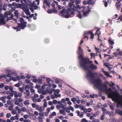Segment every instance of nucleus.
I'll return each instance as SVG.
<instances>
[{"label":"nucleus","mask_w":122,"mask_h":122,"mask_svg":"<svg viewBox=\"0 0 122 122\" xmlns=\"http://www.w3.org/2000/svg\"><path fill=\"white\" fill-rule=\"evenodd\" d=\"M86 77L87 78L90 77L91 79L93 81L94 83H95L94 86L96 87L99 90L103 91V88L104 87L106 89L104 92L105 93L108 95V97H115L113 96V94H115V97H120V94L118 92L115 93L113 91H112L111 88L107 89V86L105 84H102V80L99 78L97 79H95V76L93 73L90 70L88 71V73L86 74Z\"/></svg>","instance_id":"nucleus-1"},{"label":"nucleus","mask_w":122,"mask_h":122,"mask_svg":"<svg viewBox=\"0 0 122 122\" xmlns=\"http://www.w3.org/2000/svg\"><path fill=\"white\" fill-rule=\"evenodd\" d=\"M77 53L79 55L78 56V59L80 61V64L81 67L85 70L88 71L90 69L92 70L96 69H97V66L94 65L92 64V62L90 61L89 59L87 57H84L83 55L81 54L83 52L82 50L81 47L79 46L78 50Z\"/></svg>","instance_id":"nucleus-2"},{"label":"nucleus","mask_w":122,"mask_h":122,"mask_svg":"<svg viewBox=\"0 0 122 122\" xmlns=\"http://www.w3.org/2000/svg\"><path fill=\"white\" fill-rule=\"evenodd\" d=\"M73 3H69V8L66 10V14L65 15L64 17L65 18H67L71 17L70 14H73L74 12L72 11L73 10L75 11L76 10V8L75 6H73Z\"/></svg>","instance_id":"nucleus-3"},{"label":"nucleus","mask_w":122,"mask_h":122,"mask_svg":"<svg viewBox=\"0 0 122 122\" xmlns=\"http://www.w3.org/2000/svg\"><path fill=\"white\" fill-rule=\"evenodd\" d=\"M20 23L18 24V30L19 31L21 29H24L27 26V22L24 21V19L23 18L21 17L20 18Z\"/></svg>","instance_id":"nucleus-4"},{"label":"nucleus","mask_w":122,"mask_h":122,"mask_svg":"<svg viewBox=\"0 0 122 122\" xmlns=\"http://www.w3.org/2000/svg\"><path fill=\"white\" fill-rule=\"evenodd\" d=\"M80 0H76L75 1H72V2H70L69 3H73V6H75L76 8V10L77 9H81V7L79 5H78L80 2Z\"/></svg>","instance_id":"nucleus-5"},{"label":"nucleus","mask_w":122,"mask_h":122,"mask_svg":"<svg viewBox=\"0 0 122 122\" xmlns=\"http://www.w3.org/2000/svg\"><path fill=\"white\" fill-rule=\"evenodd\" d=\"M82 9L81 12L83 13V15L85 16H86L89 14V12L91 11V10L88 9V10H86V8L84 6H82L81 7V9Z\"/></svg>","instance_id":"nucleus-6"},{"label":"nucleus","mask_w":122,"mask_h":122,"mask_svg":"<svg viewBox=\"0 0 122 122\" xmlns=\"http://www.w3.org/2000/svg\"><path fill=\"white\" fill-rule=\"evenodd\" d=\"M22 9L26 15H30L29 10L27 6H24L22 7Z\"/></svg>","instance_id":"nucleus-7"},{"label":"nucleus","mask_w":122,"mask_h":122,"mask_svg":"<svg viewBox=\"0 0 122 122\" xmlns=\"http://www.w3.org/2000/svg\"><path fill=\"white\" fill-rule=\"evenodd\" d=\"M117 96L115 97H114L113 98V100L114 101H116L117 102V106L118 107H119V106L120 105H121L122 103H121V102H119L118 100L117 99Z\"/></svg>","instance_id":"nucleus-8"},{"label":"nucleus","mask_w":122,"mask_h":122,"mask_svg":"<svg viewBox=\"0 0 122 122\" xmlns=\"http://www.w3.org/2000/svg\"><path fill=\"white\" fill-rule=\"evenodd\" d=\"M6 23L4 17L3 16L0 18V24L3 25L5 24Z\"/></svg>","instance_id":"nucleus-9"},{"label":"nucleus","mask_w":122,"mask_h":122,"mask_svg":"<svg viewBox=\"0 0 122 122\" xmlns=\"http://www.w3.org/2000/svg\"><path fill=\"white\" fill-rule=\"evenodd\" d=\"M113 54L115 57H118L119 56H122V51H120L118 53L114 52L113 53Z\"/></svg>","instance_id":"nucleus-10"},{"label":"nucleus","mask_w":122,"mask_h":122,"mask_svg":"<svg viewBox=\"0 0 122 122\" xmlns=\"http://www.w3.org/2000/svg\"><path fill=\"white\" fill-rule=\"evenodd\" d=\"M86 4L88 5H93L94 1L93 0H87L86 1Z\"/></svg>","instance_id":"nucleus-11"},{"label":"nucleus","mask_w":122,"mask_h":122,"mask_svg":"<svg viewBox=\"0 0 122 122\" xmlns=\"http://www.w3.org/2000/svg\"><path fill=\"white\" fill-rule=\"evenodd\" d=\"M109 64V63H105L104 64V65L105 66L107 67L108 68H109V70H110V69L112 68V67H110L109 66H112V65H108Z\"/></svg>","instance_id":"nucleus-12"},{"label":"nucleus","mask_w":122,"mask_h":122,"mask_svg":"<svg viewBox=\"0 0 122 122\" xmlns=\"http://www.w3.org/2000/svg\"><path fill=\"white\" fill-rule=\"evenodd\" d=\"M120 4V2L119 1H117L116 3V8L117 10H119L120 9L121 6Z\"/></svg>","instance_id":"nucleus-13"},{"label":"nucleus","mask_w":122,"mask_h":122,"mask_svg":"<svg viewBox=\"0 0 122 122\" xmlns=\"http://www.w3.org/2000/svg\"><path fill=\"white\" fill-rule=\"evenodd\" d=\"M76 113L77 114V115L80 117V118H82L83 117V116L81 114H80V113L79 111H76Z\"/></svg>","instance_id":"nucleus-14"},{"label":"nucleus","mask_w":122,"mask_h":122,"mask_svg":"<svg viewBox=\"0 0 122 122\" xmlns=\"http://www.w3.org/2000/svg\"><path fill=\"white\" fill-rule=\"evenodd\" d=\"M99 29H98L96 31L95 35H96V34H97L98 36V39L99 38V35L101 34V31H99Z\"/></svg>","instance_id":"nucleus-15"},{"label":"nucleus","mask_w":122,"mask_h":122,"mask_svg":"<svg viewBox=\"0 0 122 122\" xmlns=\"http://www.w3.org/2000/svg\"><path fill=\"white\" fill-rule=\"evenodd\" d=\"M77 12L79 13L76 16H77L80 19H81L82 17V15L81 14V13L79 11H78Z\"/></svg>","instance_id":"nucleus-16"},{"label":"nucleus","mask_w":122,"mask_h":122,"mask_svg":"<svg viewBox=\"0 0 122 122\" xmlns=\"http://www.w3.org/2000/svg\"><path fill=\"white\" fill-rule=\"evenodd\" d=\"M60 113L64 115L66 114V112H64V110L62 109H61L60 111Z\"/></svg>","instance_id":"nucleus-17"},{"label":"nucleus","mask_w":122,"mask_h":122,"mask_svg":"<svg viewBox=\"0 0 122 122\" xmlns=\"http://www.w3.org/2000/svg\"><path fill=\"white\" fill-rule=\"evenodd\" d=\"M108 41L109 43L111 45H113L114 43V42L110 39H109Z\"/></svg>","instance_id":"nucleus-18"},{"label":"nucleus","mask_w":122,"mask_h":122,"mask_svg":"<svg viewBox=\"0 0 122 122\" xmlns=\"http://www.w3.org/2000/svg\"><path fill=\"white\" fill-rule=\"evenodd\" d=\"M24 104L25 105H29L30 104L29 100H27L24 101Z\"/></svg>","instance_id":"nucleus-19"},{"label":"nucleus","mask_w":122,"mask_h":122,"mask_svg":"<svg viewBox=\"0 0 122 122\" xmlns=\"http://www.w3.org/2000/svg\"><path fill=\"white\" fill-rule=\"evenodd\" d=\"M92 31H84V36H85V35H86V34H91V33H92Z\"/></svg>","instance_id":"nucleus-20"},{"label":"nucleus","mask_w":122,"mask_h":122,"mask_svg":"<svg viewBox=\"0 0 122 122\" xmlns=\"http://www.w3.org/2000/svg\"><path fill=\"white\" fill-rule=\"evenodd\" d=\"M52 6L53 7V10H52V12H55V13H56L57 12V10L55 8V5H52Z\"/></svg>","instance_id":"nucleus-21"},{"label":"nucleus","mask_w":122,"mask_h":122,"mask_svg":"<svg viewBox=\"0 0 122 122\" xmlns=\"http://www.w3.org/2000/svg\"><path fill=\"white\" fill-rule=\"evenodd\" d=\"M65 9H63L59 13V15H60V14H63L65 12Z\"/></svg>","instance_id":"nucleus-22"},{"label":"nucleus","mask_w":122,"mask_h":122,"mask_svg":"<svg viewBox=\"0 0 122 122\" xmlns=\"http://www.w3.org/2000/svg\"><path fill=\"white\" fill-rule=\"evenodd\" d=\"M90 34L91 36L90 38L91 39H92V40L94 38V35L92 32Z\"/></svg>","instance_id":"nucleus-23"},{"label":"nucleus","mask_w":122,"mask_h":122,"mask_svg":"<svg viewBox=\"0 0 122 122\" xmlns=\"http://www.w3.org/2000/svg\"><path fill=\"white\" fill-rule=\"evenodd\" d=\"M99 113V111H97L96 112L94 113L93 114V115L94 117L96 116Z\"/></svg>","instance_id":"nucleus-24"},{"label":"nucleus","mask_w":122,"mask_h":122,"mask_svg":"<svg viewBox=\"0 0 122 122\" xmlns=\"http://www.w3.org/2000/svg\"><path fill=\"white\" fill-rule=\"evenodd\" d=\"M79 108L81 110H83L85 108V107L83 106L82 105H79Z\"/></svg>","instance_id":"nucleus-25"},{"label":"nucleus","mask_w":122,"mask_h":122,"mask_svg":"<svg viewBox=\"0 0 122 122\" xmlns=\"http://www.w3.org/2000/svg\"><path fill=\"white\" fill-rule=\"evenodd\" d=\"M105 114L104 113H103L102 115L101 116V120H103L104 119V116Z\"/></svg>","instance_id":"nucleus-26"},{"label":"nucleus","mask_w":122,"mask_h":122,"mask_svg":"<svg viewBox=\"0 0 122 122\" xmlns=\"http://www.w3.org/2000/svg\"><path fill=\"white\" fill-rule=\"evenodd\" d=\"M14 90L11 91V92L9 93L10 95L12 97H13L14 95Z\"/></svg>","instance_id":"nucleus-27"},{"label":"nucleus","mask_w":122,"mask_h":122,"mask_svg":"<svg viewBox=\"0 0 122 122\" xmlns=\"http://www.w3.org/2000/svg\"><path fill=\"white\" fill-rule=\"evenodd\" d=\"M54 94L56 97V98H57L58 97H61V95L60 94H58L57 95L56 93H55V92L54 93Z\"/></svg>","instance_id":"nucleus-28"},{"label":"nucleus","mask_w":122,"mask_h":122,"mask_svg":"<svg viewBox=\"0 0 122 122\" xmlns=\"http://www.w3.org/2000/svg\"><path fill=\"white\" fill-rule=\"evenodd\" d=\"M11 80H12L14 81H17V79L15 77H14L13 76H12L11 77Z\"/></svg>","instance_id":"nucleus-29"},{"label":"nucleus","mask_w":122,"mask_h":122,"mask_svg":"<svg viewBox=\"0 0 122 122\" xmlns=\"http://www.w3.org/2000/svg\"><path fill=\"white\" fill-rule=\"evenodd\" d=\"M103 72L105 73V74L107 76H109V74L108 72H107L104 71H103Z\"/></svg>","instance_id":"nucleus-30"},{"label":"nucleus","mask_w":122,"mask_h":122,"mask_svg":"<svg viewBox=\"0 0 122 122\" xmlns=\"http://www.w3.org/2000/svg\"><path fill=\"white\" fill-rule=\"evenodd\" d=\"M42 81V80L41 78H39L37 80V81L38 82L42 84V82H41Z\"/></svg>","instance_id":"nucleus-31"},{"label":"nucleus","mask_w":122,"mask_h":122,"mask_svg":"<svg viewBox=\"0 0 122 122\" xmlns=\"http://www.w3.org/2000/svg\"><path fill=\"white\" fill-rule=\"evenodd\" d=\"M31 98L32 99V100L33 102L35 103L36 102L37 99H36L35 98L33 97H32Z\"/></svg>","instance_id":"nucleus-32"},{"label":"nucleus","mask_w":122,"mask_h":122,"mask_svg":"<svg viewBox=\"0 0 122 122\" xmlns=\"http://www.w3.org/2000/svg\"><path fill=\"white\" fill-rule=\"evenodd\" d=\"M14 94L15 97H18V94H17V92L16 91H14Z\"/></svg>","instance_id":"nucleus-33"},{"label":"nucleus","mask_w":122,"mask_h":122,"mask_svg":"<svg viewBox=\"0 0 122 122\" xmlns=\"http://www.w3.org/2000/svg\"><path fill=\"white\" fill-rule=\"evenodd\" d=\"M26 95L27 96H29L30 95V92L29 90H26Z\"/></svg>","instance_id":"nucleus-34"},{"label":"nucleus","mask_w":122,"mask_h":122,"mask_svg":"<svg viewBox=\"0 0 122 122\" xmlns=\"http://www.w3.org/2000/svg\"><path fill=\"white\" fill-rule=\"evenodd\" d=\"M6 98V96H5L4 97H2L0 98V100L2 101L4 100Z\"/></svg>","instance_id":"nucleus-35"},{"label":"nucleus","mask_w":122,"mask_h":122,"mask_svg":"<svg viewBox=\"0 0 122 122\" xmlns=\"http://www.w3.org/2000/svg\"><path fill=\"white\" fill-rule=\"evenodd\" d=\"M117 112L120 116H121L122 115V111L119 110Z\"/></svg>","instance_id":"nucleus-36"},{"label":"nucleus","mask_w":122,"mask_h":122,"mask_svg":"<svg viewBox=\"0 0 122 122\" xmlns=\"http://www.w3.org/2000/svg\"><path fill=\"white\" fill-rule=\"evenodd\" d=\"M82 122H88V121L85 118H83L81 120Z\"/></svg>","instance_id":"nucleus-37"},{"label":"nucleus","mask_w":122,"mask_h":122,"mask_svg":"<svg viewBox=\"0 0 122 122\" xmlns=\"http://www.w3.org/2000/svg\"><path fill=\"white\" fill-rule=\"evenodd\" d=\"M60 70L61 72H63L64 71V69L63 67H61L60 68Z\"/></svg>","instance_id":"nucleus-38"},{"label":"nucleus","mask_w":122,"mask_h":122,"mask_svg":"<svg viewBox=\"0 0 122 122\" xmlns=\"http://www.w3.org/2000/svg\"><path fill=\"white\" fill-rule=\"evenodd\" d=\"M51 80V79L50 78H47L46 79V82L47 83H49Z\"/></svg>","instance_id":"nucleus-39"},{"label":"nucleus","mask_w":122,"mask_h":122,"mask_svg":"<svg viewBox=\"0 0 122 122\" xmlns=\"http://www.w3.org/2000/svg\"><path fill=\"white\" fill-rule=\"evenodd\" d=\"M26 108L25 107H23L21 108V110L22 111L25 112H26Z\"/></svg>","instance_id":"nucleus-40"},{"label":"nucleus","mask_w":122,"mask_h":122,"mask_svg":"<svg viewBox=\"0 0 122 122\" xmlns=\"http://www.w3.org/2000/svg\"><path fill=\"white\" fill-rule=\"evenodd\" d=\"M65 110L66 111V112H67L68 113H69L70 112V109L69 108H65Z\"/></svg>","instance_id":"nucleus-41"},{"label":"nucleus","mask_w":122,"mask_h":122,"mask_svg":"<svg viewBox=\"0 0 122 122\" xmlns=\"http://www.w3.org/2000/svg\"><path fill=\"white\" fill-rule=\"evenodd\" d=\"M11 113L13 115L16 113V111L15 109L13 110L12 111Z\"/></svg>","instance_id":"nucleus-42"},{"label":"nucleus","mask_w":122,"mask_h":122,"mask_svg":"<svg viewBox=\"0 0 122 122\" xmlns=\"http://www.w3.org/2000/svg\"><path fill=\"white\" fill-rule=\"evenodd\" d=\"M71 100L72 102H75L76 101V98L74 97L72 98V99H71Z\"/></svg>","instance_id":"nucleus-43"},{"label":"nucleus","mask_w":122,"mask_h":122,"mask_svg":"<svg viewBox=\"0 0 122 122\" xmlns=\"http://www.w3.org/2000/svg\"><path fill=\"white\" fill-rule=\"evenodd\" d=\"M11 114L10 113H8L7 114L6 117L7 118H9L11 117Z\"/></svg>","instance_id":"nucleus-44"},{"label":"nucleus","mask_w":122,"mask_h":122,"mask_svg":"<svg viewBox=\"0 0 122 122\" xmlns=\"http://www.w3.org/2000/svg\"><path fill=\"white\" fill-rule=\"evenodd\" d=\"M47 12L49 14L52 13V10L51 9V10H48Z\"/></svg>","instance_id":"nucleus-45"},{"label":"nucleus","mask_w":122,"mask_h":122,"mask_svg":"<svg viewBox=\"0 0 122 122\" xmlns=\"http://www.w3.org/2000/svg\"><path fill=\"white\" fill-rule=\"evenodd\" d=\"M20 102H21L23 101V99L21 98H19L17 100Z\"/></svg>","instance_id":"nucleus-46"},{"label":"nucleus","mask_w":122,"mask_h":122,"mask_svg":"<svg viewBox=\"0 0 122 122\" xmlns=\"http://www.w3.org/2000/svg\"><path fill=\"white\" fill-rule=\"evenodd\" d=\"M31 75L29 74H27L26 76V77L27 78L29 79L31 77Z\"/></svg>","instance_id":"nucleus-47"},{"label":"nucleus","mask_w":122,"mask_h":122,"mask_svg":"<svg viewBox=\"0 0 122 122\" xmlns=\"http://www.w3.org/2000/svg\"><path fill=\"white\" fill-rule=\"evenodd\" d=\"M19 90L22 93L24 91L23 88L22 87H20L19 89Z\"/></svg>","instance_id":"nucleus-48"},{"label":"nucleus","mask_w":122,"mask_h":122,"mask_svg":"<svg viewBox=\"0 0 122 122\" xmlns=\"http://www.w3.org/2000/svg\"><path fill=\"white\" fill-rule=\"evenodd\" d=\"M30 92L31 93L34 94L35 93V90L31 88L30 89Z\"/></svg>","instance_id":"nucleus-49"},{"label":"nucleus","mask_w":122,"mask_h":122,"mask_svg":"<svg viewBox=\"0 0 122 122\" xmlns=\"http://www.w3.org/2000/svg\"><path fill=\"white\" fill-rule=\"evenodd\" d=\"M7 103L8 105H10L11 103V102L10 100H8L7 101Z\"/></svg>","instance_id":"nucleus-50"},{"label":"nucleus","mask_w":122,"mask_h":122,"mask_svg":"<svg viewBox=\"0 0 122 122\" xmlns=\"http://www.w3.org/2000/svg\"><path fill=\"white\" fill-rule=\"evenodd\" d=\"M60 92V90L59 89H57L55 90L54 92H55V93L57 94V93H58Z\"/></svg>","instance_id":"nucleus-51"},{"label":"nucleus","mask_w":122,"mask_h":122,"mask_svg":"<svg viewBox=\"0 0 122 122\" xmlns=\"http://www.w3.org/2000/svg\"><path fill=\"white\" fill-rule=\"evenodd\" d=\"M102 111L103 112V113H104V114H105V112H106V109L104 108H102Z\"/></svg>","instance_id":"nucleus-52"},{"label":"nucleus","mask_w":122,"mask_h":122,"mask_svg":"<svg viewBox=\"0 0 122 122\" xmlns=\"http://www.w3.org/2000/svg\"><path fill=\"white\" fill-rule=\"evenodd\" d=\"M61 107L62 109H65V107L64 105H63V104H61Z\"/></svg>","instance_id":"nucleus-53"},{"label":"nucleus","mask_w":122,"mask_h":122,"mask_svg":"<svg viewBox=\"0 0 122 122\" xmlns=\"http://www.w3.org/2000/svg\"><path fill=\"white\" fill-rule=\"evenodd\" d=\"M18 115L17 114L15 116V119L16 120H18L19 119V117H18Z\"/></svg>","instance_id":"nucleus-54"},{"label":"nucleus","mask_w":122,"mask_h":122,"mask_svg":"<svg viewBox=\"0 0 122 122\" xmlns=\"http://www.w3.org/2000/svg\"><path fill=\"white\" fill-rule=\"evenodd\" d=\"M56 97L55 96H54V95L53 94H52L51 95V98L52 99H54Z\"/></svg>","instance_id":"nucleus-55"},{"label":"nucleus","mask_w":122,"mask_h":122,"mask_svg":"<svg viewBox=\"0 0 122 122\" xmlns=\"http://www.w3.org/2000/svg\"><path fill=\"white\" fill-rule=\"evenodd\" d=\"M38 119L39 121H42V118L41 116H39L38 117Z\"/></svg>","instance_id":"nucleus-56"},{"label":"nucleus","mask_w":122,"mask_h":122,"mask_svg":"<svg viewBox=\"0 0 122 122\" xmlns=\"http://www.w3.org/2000/svg\"><path fill=\"white\" fill-rule=\"evenodd\" d=\"M13 109V107L11 106H9L8 109L10 110H12Z\"/></svg>","instance_id":"nucleus-57"},{"label":"nucleus","mask_w":122,"mask_h":122,"mask_svg":"<svg viewBox=\"0 0 122 122\" xmlns=\"http://www.w3.org/2000/svg\"><path fill=\"white\" fill-rule=\"evenodd\" d=\"M69 109H70V110H71L72 112H73L74 111V109L73 107L71 106H70Z\"/></svg>","instance_id":"nucleus-58"},{"label":"nucleus","mask_w":122,"mask_h":122,"mask_svg":"<svg viewBox=\"0 0 122 122\" xmlns=\"http://www.w3.org/2000/svg\"><path fill=\"white\" fill-rule=\"evenodd\" d=\"M23 122H30V121L29 119H25L24 120Z\"/></svg>","instance_id":"nucleus-59"},{"label":"nucleus","mask_w":122,"mask_h":122,"mask_svg":"<svg viewBox=\"0 0 122 122\" xmlns=\"http://www.w3.org/2000/svg\"><path fill=\"white\" fill-rule=\"evenodd\" d=\"M28 115L27 114L25 115L24 116V117L25 119H27L28 117Z\"/></svg>","instance_id":"nucleus-60"},{"label":"nucleus","mask_w":122,"mask_h":122,"mask_svg":"<svg viewBox=\"0 0 122 122\" xmlns=\"http://www.w3.org/2000/svg\"><path fill=\"white\" fill-rule=\"evenodd\" d=\"M81 102L83 104H84L85 103V102L83 99L81 100Z\"/></svg>","instance_id":"nucleus-61"},{"label":"nucleus","mask_w":122,"mask_h":122,"mask_svg":"<svg viewBox=\"0 0 122 122\" xmlns=\"http://www.w3.org/2000/svg\"><path fill=\"white\" fill-rule=\"evenodd\" d=\"M8 88L11 91H12L13 90V88L11 86H10L8 87Z\"/></svg>","instance_id":"nucleus-62"},{"label":"nucleus","mask_w":122,"mask_h":122,"mask_svg":"<svg viewBox=\"0 0 122 122\" xmlns=\"http://www.w3.org/2000/svg\"><path fill=\"white\" fill-rule=\"evenodd\" d=\"M25 81L28 84L30 83V81L28 79H26L25 80Z\"/></svg>","instance_id":"nucleus-63"},{"label":"nucleus","mask_w":122,"mask_h":122,"mask_svg":"<svg viewBox=\"0 0 122 122\" xmlns=\"http://www.w3.org/2000/svg\"><path fill=\"white\" fill-rule=\"evenodd\" d=\"M12 5L15 7H16L17 4L16 3H15V2H13L12 4Z\"/></svg>","instance_id":"nucleus-64"}]
</instances>
